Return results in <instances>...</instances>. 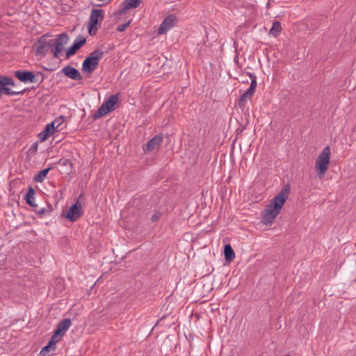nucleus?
I'll list each match as a JSON object with an SVG mask.
<instances>
[{
	"label": "nucleus",
	"instance_id": "a878e982",
	"mask_svg": "<svg viewBox=\"0 0 356 356\" xmlns=\"http://www.w3.org/2000/svg\"><path fill=\"white\" fill-rule=\"evenodd\" d=\"M81 200H83V195L82 193L79 196L75 203L72 206H76L78 209H82Z\"/></svg>",
	"mask_w": 356,
	"mask_h": 356
},
{
	"label": "nucleus",
	"instance_id": "f8f14e48",
	"mask_svg": "<svg viewBox=\"0 0 356 356\" xmlns=\"http://www.w3.org/2000/svg\"><path fill=\"white\" fill-rule=\"evenodd\" d=\"M175 19L176 17L174 15H168L160 25L158 29V34L162 35L165 33L168 30L173 26Z\"/></svg>",
	"mask_w": 356,
	"mask_h": 356
},
{
	"label": "nucleus",
	"instance_id": "c85d7f7f",
	"mask_svg": "<svg viewBox=\"0 0 356 356\" xmlns=\"http://www.w3.org/2000/svg\"><path fill=\"white\" fill-rule=\"evenodd\" d=\"M60 163L63 165H69L70 168H72V163L69 159H61L60 161Z\"/></svg>",
	"mask_w": 356,
	"mask_h": 356
},
{
	"label": "nucleus",
	"instance_id": "4be33fe9",
	"mask_svg": "<svg viewBox=\"0 0 356 356\" xmlns=\"http://www.w3.org/2000/svg\"><path fill=\"white\" fill-rule=\"evenodd\" d=\"M51 167H49L40 170L36 175H35L34 180L37 182L43 181L44 178L47 177L48 172L51 170Z\"/></svg>",
	"mask_w": 356,
	"mask_h": 356
},
{
	"label": "nucleus",
	"instance_id": "9b49d317",
	"mask_svg": "<svg viewBox=\"0 0 356 356\" xmlns=\"http://www.w3.org/2000/svg\"><path fill=\"white\" fill-rule=\"evenodd\" d=\"M61 72L65 76L74 81H81L83 79L79 71L70 65H66L64 67Z\"/></svg>",
	"mask_w": 356,
	"mask_h": 356
},
{
	"label": "nucleus",
	"instance_id": "f03ea898",
	"mask_svg": "<svg viewBox=\"0 0 356 356\" xmlns=\"http://www.w3.org/2000/svg\"><path fill=\"white\" fill-rule=\"evenodd\" d=\"M104 52L99 49H95L85 58L82 63V71L85 73H91L95 71L99 60L103 58Z\"/></svg>",
	"mask_w": 356,
	"mask_h": 356
},
{
	"label": "nucleus",
	"instance_id": "5701e85b",
	"mask_svg": "<svg viewBox=\"0 0 356 356\" xmlns=\"http://www.w3.org/2000/svg\"><path fill=\"white\" fill-rule=\"evenodd\" d=\"M106 114H108L106 111L102 106H100L98 108V110L95 113H93L92 118H93V120H95L102 118L103 116L106 115Z\"/></svg>",
	"mask_w": 356,
	"mask_h": 356
},
{
	"label": "nucleus",
	"instance_id": "f3484780",
	"mask_svg": "<svg viewBox=\"0 0 356 356\" xmlns=\"http://www.w3.org/2000/svg\"><path fill=\"white\" fill-rule=\"evenodd\" d=\"M69 36L66 33H62L56 36V39H53L54 47L63 49V46L69 41Z\"/></svg>",
	"mask_w": 356,
	"mask_h": 356
},
{
	"label": "nucleus",
	"instance_id": "bb28decb",
	"mask_svg": "<svg viewBox=\"0 0 356 356\" xmlns=\"http://www.w3.org/2000/svg\"><path fill=\"white\" fill-rule=\"evenodd\" d=\"M130 24H131V20H129V22H127L123 24L118 26L116 29L117 31L124 32L126 30V29L129 26Z\"/></svg>",
	"mask_w": 356,
	"mask_h": 356
},
{
	"label": "nucleus",
	"instance_id": "7ed1b4c3",
	"mask_svg": "<svg viewBox=\"0 0 356 356\" xmlns=\"http://www.w3.org/2000/svg\"><path fill=\"white\" fill-rule=\"evenodd\" d=\"M51 36L50 33H47L38 38L33 47L35 55L44 56L54 47Z\"/></svg>",
	"mask_w": 356,
	"mask_h": 356
},
{
	"label": "nucleus",
	"instance_id": "ddd939ff",
	"mask_svg": "<svg viewBox=\"0 0 356 356\" xmlns=\"http://www.w3.org/2000/svg\"><path fill=\"white\" fill-rule=\"evenodd\" d=\"M83 214V209H78L76 206H71L65 217L71 222L76 221Z\"/></svg>",
	"mask_w": 356,
	"mask_h": 356
},
{
	"label": "nucleus",
	"instance_id": "7c9ffc66",
	"mask_svg": "<svg viewBox=\"0 0 356 356\" xmlns=\"http://www.w3.org/2000/svg\"><path fill=\"white\" fill-rule=\"evenodd\" d=\"M6 81L7 86H15V83L12 77L6 76Z\"/></svg>",
	"mask_w": 356,
	"mask_h": 356
},
{
	"label": "nucleus",
	"instance_id": "f704fd0d",
	"mask_svg": "<svg viewBox=\"0 0 356 356\" xmlns=\"http://www.w3.org/2000/svg\"><path fill=\"white\" fill-rule=\"evenodd\" d=\"M286 356H289V355H286Z\"/></svg>",
	"mask_w": 356,
	"mask_h": 356
},
{
	"label": "nucleus",
	"instance_id": "393cba45",
	"mask_svg": "<svg viewBox=\"0 0 356 356\" xmlns=\"http://www.w3.org/2000/svg\"><path fill=\"white\" fill-rule=\"evenodd\" d=\"M51 209H47L45 208H42L39 211H35V213L39 217L42 218L43 215L49 214L51 213Z\"/></svg>",
	"mask_w": 356,
	"mask_h": 356
},
{
	"label": "nucleus",
	"instance_id": "20e7f679",
	"mask_svg": "<svg viewBox=\"0 0 356 356\" xmlns=\"http://www.w3.org/2000/svg\"><path fill=\"white\" fill-rule=\"evenodd\" d=\"M330 160V149L329 146H326L323 148L316 160L315 168L316 170L318 172L320 177H324L327 170Z\"/></svg>",
	"mask_w": 356,
	"mask_h": 356
},
{
	"label": "nucleus",
	"instance_id": "39448f33",
	"mask_svg": "<svg viewBox=\"0 0 356 356\" xmlns=\"http://www.w3.org/2000/svg\"><path fill=\"white\" fill-rule=\"evenodd\" d=\"M14 75L24 83H37L39 85L44 80V75L40 72L34 73L28 70H17L14 72Z\"/></svg>",
	"mask_w": 356,
	"mask_h": 356
},
{
	"label": "nucleus",
	"instance_id": "4468645a",
	"mask_svg": "<svg viewBox=\"0 0 356 356\" xmlns=\"http://www.w3.org/2000/svg\"><path fill=\"white\" fill-rule=\"evenodd\" d=\"M118 93L111 95L101 105L108 113L115 109V105L118 103L119 97Z\"/></svg>",
	"mask_w": 356,
	"mask_h": 356
},
{
	"label": "nucleus",
	"instance_id": "6ab92c4d",
	"mask_svg": "<svg viewBox=\"0 0 356 356\" xmlns=\"http://www.w3.org/2000/svg\"><path fill=\"white\" fill-rule=\"evenodd\" d=\"M35 190L32 186H29L27 192L25 194L24 199L30 207L35 208L37 204L35 203Z\"/></svg>",
	"mask_w": 356,
	"mask_h": 356
},
{
	"label": "nucleus",
	"instance_id": "f257e3e1",
	"mask_svg": "<svg viewBox=\"0 0 356 356\" xmlns=\"http://www.w3.org/2000/svg\"><path fill=\"white\" fill-rule=\"evenodd\" d=\"M290 191V185L286 184L266 206L261 213V221L264 224L268 225L273 222L288 199Z\"/></svg>",
	"mask_w": 356,
	"mask_h": 356
},
{
	"label": "nucleus",
	"instance_id": "dca6fc26",
	"mask_svg": "<svg viewBox=\"0 0 356 356\" xmlns=\"http://www.w3.org/2000/svg\"><path fill=\"white\" fill-rule=\"evenodd\" d=\"M59 341L60 340L54 337V336L52 335L48 343L42 348L40 355L42 356H46L51 350H55L56 348V343Z\"/></svg>",
	"mask_w": 356,
	"mask_h": 356
},
{
	"label": "nucleus",
	"instance_id": "423d86ee",
	"mask_svg": "<svg viewBox=\"0 0 356 356\" xmlns=\"http://www.w3.org/2000/svg\"><path fill=\"white\" fill-rule=\"evenodd\" d=\"M104 17V12L102 9H93L91 12L88 31L90 35H95L100 27V24Z\"/></svg>",
	"mask_w": 356,
	"mask_h": 356
},
{
	"label": "nucleus",
	"instance_id": "0eeeda50",
	"mask_svg": "<svg viewBox=\"0 0 356 356\" xmlns=\"http://www.w3.org/2000/svg\"><path fill=\"white\" fill-rule=\"evenodd\" d=\"M248 74L251 79V83L248 90L241 95L240 99L238 100V105L240 108L244 107L247 102L252 99L257 85L256 76L250 72H248Z\"/></svg>",
	"mask_w": 356,
	"mask_h": 356
},
{
	"label": "nucleus",
	"instance_id": "2eb2a0df",
	"mask_svg": "<svg viewBox=\"0 0 356 356\" xmlns=\"http://www.w3.org/2000/svg\"><path fill=\"white\" fill-rule=\"evenodd\" d=\"M55 131L54 122L47 124L44 130L38 134V138L41 142L45 141L48 138L53 134Z\"/></svg>",
	"mask_w": 356,
	"mask_h": 356
},
{
	"label": "nucleus",
	"instance_id": "a211bd4d",
	"mask_svg": "<svg viewBox=\"0 0 356 356\" xmlns=\"http://www.w3.org/2000/svg\"><path fill=\"white\" fill-rule=\"evenodd\" d=\"M163 142V136L161 135H156L151 138L147 143V150L152 151L158 148Z\"/></svg>",
	"mask_w": 356,
	"mask_h": 356
},
{
	"label": "nucleus",
	"instance_id": "b1692460",
	"mask_svg": "<svg viewBox=\"0 0 356 356\" xmlns=\"http://www.w3.org/2000/svg\"><path fill=\"white\" fill-rule=\"evenodd\" d=\"M306 26L309 30H315L318 27V22L315 19H308L306 22Z\"/></svg>",
	"mask_w": 356,
	"mask_h": 356
},
{
	"label": "nucleus",
	"instance_id": "473e14b6",
	"mask_svg": "<svg viewBox=\"0 0 356 356\" xmlns=\"http://www.w3.org/2000/svg\"><path fill=\"white\" fill-rule=\"evenodd\" d=\"M0 86H7L6 76H0Z\"/></svg>",
	"mask_w": 356,
	"mask_h": 356
},
{
	"label": "nucleus",
	"instance_id": "c756f323",
	"mask_svg": "<svg viewBox=\"0 0 356 356\" xmlns=\"http://www.w3.org/2000/svg\"><path fill=\"white\" fill-rule=\"evenodd\" d=\"M6 81L7 86H15V83L12 77L6 76Z\"/></svg>",
	"mask_w": 356,
	"mask_h": 356
},
{
	"label": "nucleus",
	"instance_id": "6e6552de",
	"mask_svg": "<svg viewBox=\"0 0 356 356\" xmlns=\"http://www.w3.org/2000/svg\"><path fill=\"white\" fill-rule=\"evenodd\" d=\"M141 0H124L120 5V8L113 13V16L118 17L124 15L127 10L138 8Z\"/></svg>",
	"mask_w": 356,
	"mask_h": 356
},
{
	"label": "nucleus",
	"instance_id": "2f4dec72",
	"mask_svg": "<svg viewBox=\"0 0 356 356\" xmlns=\"http://www.w3.org/2000/svg\"><path fill=\"white\" fill-rule=\"evenodd\" d=\"M38 147V143L35 142L31 145L29 151L32 152L33 153H35L37 152Z\"/></svg>",
	"mask_w": 356,
	"mask_h": 356
},
{
	"label": "nucleus",
	"instance_id": "412c9836",
	"mask_svg": "<svg viewBox=\"0 0 356 356\" xmlns=\"http://www.w3.org/2000/svg\"><path fill=\"white\" fill-rule=\"evenodd\" d=\"M282 29L281 23L279 21H275L273 23L269 34L274 37H277L281 33Z\"/></svg>",
	"mask_w": 356,
	"mask_h": 356
},
{
	"label": "nucleus",
	"instance_id": "cd10ccee",
	"mask_svg": "<svg viewBox=\"0 0 356 356\" xmlns=\"http://www.w3.org/2000/svg\"><path fill=\"white\" fill-rule=\"evenodd\" d=\"M62 51L61 49H59L56 47H54L51 48V52L53 54L55 58H58V54L59 53Z\"/></svg>",
	"mask_w": 356,
	"mask_h": 356
},
{
	"label": "nucleus",
	"instance_id": "aec40b11",
	"mask_svg": "<svg viewBox=\"0 0 356 356\" xmlns=\"http://www.w3.org/2000/svg\"><path fill=\"white\" fill-rule=\"evenodd\" d=\"M224 255L225 260L227 263H230L235 258V252L232 245L229 243L225 245L224 246Z\"/></svg>",
	"mask_w": 356,
	"mask_h": 356
},
{
	"label": "nucleus",
	"instance_id": "9d476101",
	"mask_svg": "<svg viewBox=\"0 0 356 356\" xmlns=\"http://www.w3.org/2000/svg\"><path fill=\"white\" fill-rule=\"evenodd\" d=\"M71 325L72 321L70 318H65L62 320L58 323L57 327L53 333V336L60 340L70 327Z\"/></svg>",
	"mask_w": 356,
	"mask_h": 356
},
{
	"label": "nucleus",
	"instance_id": "1a4fd4ad",
	"mask_svg": "<svg viewBox=\"0 0 356 356\" xmlns=\"http://www.w3.org/2000/svg\"><path fill=\"white\" fill-rule=\"evenodd\" d=\"M86 38L81 35H79L76 38L72 44L66 49V58L68 59L71 56H74L76 53V51L86 44Z\"/></svg>",
	"mask_w": 356,
	"mask_h": 356
},
{
	"label": "nucleus",
	"instance_id": "72a5a7b5",
	"mask_svg": "<svg viewBox=\"0 0 356 356\" xmlns=\"http://www.w3.org/2000/svg\"><path fill=\"white\" fill-rule=\"evenodd\" d=\"M159 218H160V214L155 213L152 216L151 220L152 222H156L159 219Z\"/></svg>",
	"mask_w": 356,
	"mask_h": 356
}]
</instances>
